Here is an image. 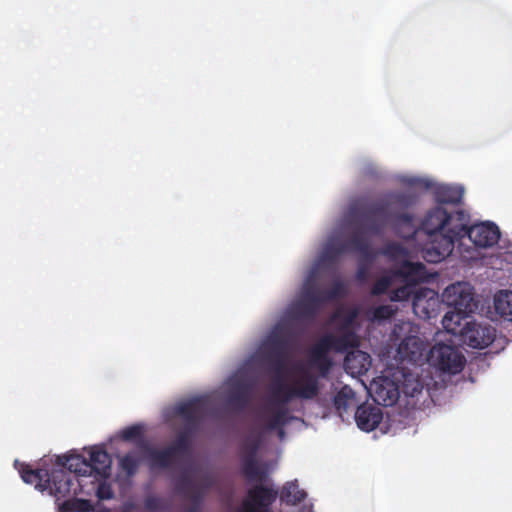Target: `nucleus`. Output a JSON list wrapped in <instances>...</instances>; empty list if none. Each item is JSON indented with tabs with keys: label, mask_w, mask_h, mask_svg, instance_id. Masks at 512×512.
I'll use <instances>...</instances> for the list:
<instances>
[{
	"label": "nucleus",
	"mask_w": 512,
	"mask_h": 512,
	"mask_svg": "<svg viewBox=\"0 0 512 512\" xmlns=\"http://www.w3.org/2000/svg\"><path fill=\"white\" fill-rule=\"evenodd\" d=\"M391 285V279L387 276H383L375 281L371 288L372 295L378 296L384 294Z\"/></svg>",
	"instance_id": "ea45409f"
},
{
	"label": "nucleus",
	"mask_w": 512,
	"mask_h": 512,
	"mask_svg": "<svg viewBox=\"0 0 512 512\" xmlns=\"http://www.w3.org/2000/svg\"><path fill=\"white\" fill-rule=\"evenodd\" d=\"M494 308L501 318L512 321V291H499L494 297Z\"/></svg>",
	"instance_id": "5701e85b"
},
{
	"label": "nucleus",
	"mask_w": 512,
	"mask_h": 512,
	"mask_svg": "<svg viewBox=\"0 0 512 512\" xmlns=\"http://www.w3.org/2000/svg\"><path fill=\"white\" fill-rule=\"evenodd\" d=\"M425 346L423 341L415 335L404 337L397 347V356L400 361L417 363L423 357Z\"/></svg>",
	"instance_id": "2eb2a0df"
},
{
	"label": "nucleus",
	"mask_w": 512,
	"mask_h": 512,
	"mask_svg": "<svg viewBox=\"0 0 512 512\" xmlns=\"http://www.w3.org/2000/svg\"><path fill=\"white\" fill-rule=\"evenodd\" d=\"M470 216L464 210H458V223L456 230V241H460L465 237L477 247L487 248L498 243L500 231L494 223H478L469 226Z\"/></svg>",
	"instance_id": "423d86ee"
},
{
	"label": "nucleus",
	"mask_w": 512,
	"mask_h": 512,
	"mask_svg": "<svg viewBox=\"0 0 512 512\" xmlns=\"http://www.w3.org/2000/svg\"><path fill=\"white\" fill-rule=\"evenodd\" d=\"M96 496L99 500H109L114 497V492L110 484L106 483L105 480L97 481Z\"/></svg>",
	"instance_id": "58836bf2"
},
{
	"label": "nucleus",
	"mask_w": 512,
	"mask_h": 512,
	"mask_svg": "<svg viewBox=\"0 0 512 512\" xmlns=\"http://www.w3.org/2000/svg\"><path fill=\"white\" fill-rule=\"evenodd\" d=\"M400 273L407 282L418 283L425 278V266L419 262L407 261L402 265Z\"/></svg>",
	"instance_id": "c85d7f7f"
},
{
	"label": "nucleus",
	"mask_w": 512,
	"mask_h": 512,
	"mask_svg": "<svg viewBox=\"0 0 512 512\" xmlns=\"http://www.w3.org/2000/svg\"><path fill=\"white\" fill-rule=\"evenodd\" d=\"M302 298L316 303L319 306L325 303V292L316 283L313 275H309L303 285Z\"/></svg>",
	"instance_id": "a878e982"
},
{
	"label": "nucleus",
	"mask_w": 512,
	"mask_h": 512,
	"mask_svg": "<svg viewBox=\"0 0 512 512\" xmlns=\"http://www.w3.org/2000/svg\"><path fill=\"white\" fill-rule=\"evenodd\" d=\"M62 512H95L96 509L90 500L80 498H70L60 505Z\"/></svg>",
	"instance_id": "7c9ffc66"
},
{
	"label": "nucleus",
	"mask_w": 512,
	"mask_h": 512,
	"mask_svg": "<svg viewBox=\"0 0 512 512\" xmlns=\"http://www.w3.org/2000/svg\"><path fill=\"white\" fill-rule=\"evenodd\" d=\"M194 432L195 431L187 430V428L184 427L183 431L177 435L175 441L168 446L175 457L178 454H184L190 450V437Z\"/></svg>",
	"instance_id": "473e14b6"
},
{
	"label": "nucleus",
	"mask_w": 512,
	"mask_h": 512,
	"mask_svg": "<svg viewBox=\"0 0 512 512\" xmlns=\"http://www.w3.org/2000/svg\"><path fill=\"white\" fill-rule=\"evenodd\" d=\"M144 449L147 453L148 466L151 470L168 469L175 461V456L168 447L164 449H155L148 445H144Z\"/></svg>",
	"instance_id": "aec40b11"
},
{
	"label": "nucleus",
	"mask_w": 512,
	"mask_h": 512,
	"mask_svg": "<svg viewBox=\"0 0 512 512\" xmlns=\"http://www.w3.org/2000/svg\"><path fill=\"white\" fill-rule=\"evenodd\" d=\"M214 485L215 479L211 475L207 474L202 477V481L201 484L198 486V489L205 491V493H207V491L211 489Z\"/></svg>",
	"instance_id": "37998d69"
},
{
	"label": "nucleus",
	"mask_w": 512,
	"mask_h": 512,
	"mask_svg": "<svg viewBox=\"0 0 512 512\" xmlns=\"http://www.w3.org/2000/svg\"><path fill=\"white\" fill-rule=\"evenodd\" d=\"M382 419V410L373 405H360L355 413L357 426L366 432L374 430L381 423Z\"/></svg>",
	"instance_id": "f3484780"
},
{
	"label": "nucleus",
	"mask_w": 512,
	"mask_h": 512,
	"mask_svg": "<svg viewBox=\"0 0 512 512\" xmlns=\"http://www.w3.org/2000/svg\"><path fill=\"white\" fill-rule=\"evenodd\" d=\"M354 392L348 386H344L334 397L333 404L338 411H347Z\"/></svg>",
	"instance_id": "c9c22d12"
},
{
	"label": "nucleus",
	"mask_w": 512,
	"mask_h": 512,
	"mask_svg": "<svg viewBox=\"0 0 512 512\" xmlns=\"http://www.w3.org/2000/svg\"><path fill=\"white\" fill-rule=\"evenodd\" d=\"M350 251L347 240L332 238L326 244L321 258L323 261L334 262L340 255Z\"/></svg>",
	"instance_id": "b1692460"
},
{
	"label": "nucleus",
	"mask_w": 512,
	"mask_h": 512,
	"mask_svg": "<svg viewBox=\"0 0 512 512\" xmlns=\"http://www.w3.org/2000/svg\"><path fill=\"white\" fill-rule=\"evenodd\" d=\"M410 328H411V325L409 322H403L401 324H397V325H395V327L392 331V336L395 338H399L401 332H403L405 330H410Z\"/></svg>",
	"instance_id": "c03bdc74"
},
{
	"label": "nucleus",
	"mask_w": 512,
	"mask_h": 512,
	"mask_svg": "<svg viewBox=\"0 0 512 512\" xmlns=\"http://www.w3.org/2000/svg\"><path fill=\"white\" fill-rule=\"evenodd\" d=\"M274 431H277L278 437L282 440L285 437V430L284 426H281V428H276Z\"/></svg>",
	"instance_id": "de8ad7c7"
},
{
	"label": "nucleus",
	"mask_w": 512,
	"mask_h": 512,
	"mask_svg": "<svg viewBox=\"0 0 512 512\" xmlns=\"http://www.w3.org/2000/svg\"><path fill=\"white\" fill-rule=\"evenodd\" d=\"M427 360L430 365L450 374L461 372L465 364V357L456 347L442 343L430 349Z\"/></svg>",
	"instance_id": "1a4fd4ad"
},
{
	"label": "nucleus",
	"mask_w": 512,
	"mask_h": 512,
	"mask_svg": "<svg viewBox=\"0 0 512 512\" xmlns=\"http://www.w3.org/2000/svg\"><path fill=\"white\" fill-rule=\"evenodd\" d=\"M443 302L464 314L473 313L477 309L472 287L465 282L449 285L442 294Z\"/></svg>",
	"instance_id": "9d476101"
},
{
	"label": "nucleus",
	"mask_w": 512,
	"mask_h": 512,
	"mask_svg": "<svg viewBox=\"0 0 512 512\" xmlns=\"http://www.w3.org/2000/svg\"><path fill=\"white\" fill-rule=\"evenodd\" d=\"M461 337L468 346L474 349H484L495 340L496 329L488 324L465 321V330Z\"/></svg>",
	"instance_id": "f8f14e48"
},
{
	"label": "nucleus",
	"mask_w": 512,
	"mask_h": 512,
	"mask_svg": "<svg viewBox=\"0 0 512 512\" xmlns=\"http://www.w3.org/2000/svg\"><path fill=\"white\" fill-rule=\"evenodd\" d=\"M288 343L282 335L280 327H276L268 340L269 359L277 367L281 368L284 363Z\"/></svg>",
	"instance_id": "a211bd4d"
},
{
	"label": "nucleus",
	"mask_w": 512,
	"mask_h": 512,
	"mask_svg": "<svg viewBox=\"0 0 512 512\" xmlns=\"http://www.w3.org/2000/svg\"><path fill=\"white\" fill-rule=\"evenodd\" d=\"M416 202L417 195L412 191L388 192L382 201L368 207V213L377 218L368 225V232L373 235H382L387 224L391 222L401 237L410 239L416 233L415 217L404 210L415 205Z\"/></svg>",
	"instance_id": "f03ea898"
},
{
	"label": "nucleus",
	"mask_w": 512,
	"mask_h": 512,
	"mask_svg": "<svg viewBox=\"0 0 512 512\" xmlns=\"http://www.w3.org/2000/svg\"><path fill=\"white\" fill-rule=\"evenodd\" d=\"M423 389V385L419 380L410 381L409 379L405 380L404 386H403V392L410 396L414 397L417 394L421 393Z\"/></svg>",
	"instance_id": "79ce46f5"
},
{
	"label": "nucleus",
	"mask_w": 512,
	"mask_h": 512,
	"mask_svg": "<svg viewBox=\"0 0 512 512\" xmlns=\"http://www.w3.org/2000/svg\"><path fill=\"white\" fill-rule=\"evenodd\" d=\"M354 317H355V314L350 315V316L347 318V320H346V324H350V323L353 321Z\"/></svg>",
	"instance_id": "8fccbe9b"
},
{
	"label": "nucleus",
	"mask_w": 512,
	"mask_h": 512,
	"mask_svg": "<svg viewBox=\"0 0 512 512\" xmlns=\"http://www.w3.org/2000/svg\"><path fill=\"white\" fill-rule=\"evenodd\" d=\"M174 492L183 499L189 500L191 504L202 506L205 491L198 489L187 473L181 474L174 480Z\"/></svg>",
	"instance_id": "dca6fc26"
},
{
	"label": "nucleus",
	"mask_w": 512,
	"mask_h": 512,
	"mask_svg": "<svg viewBox=\"0 0 512 512\" xmlns=\"http://www.w3.org/2000/svg\"><path fill=\"white\" fill-rule=\"evenodd\" d=\"M325 292V302L334 300L338 297H341L344 295V285L341 281H336L332 288L329 290H324Z\"/></svg>",
	"instance_id": "a19ab883"
},
{
	"label": "nucleus",
	"mask_w": 512,
	"mask_h": 512,
	"mask_svg": "<svg viewBox=\"0 0 512 512\" xmlns=\"http://www.w3.org/2000/svg\"><path fill=\"white\" fill-rule=\"evenodd\" d=\"M320 306L304 298L294 302L288 309V316L296 321H313L317 315Z\"/></svg>",
	"instance_id": "6ab92c4d"
},
{
	"label": "nucleus",
	"mask_w": 512,
	"mask_h": 512,
	"mask_svg": "<svg viewBox=\"0 0 512 512\" xmlns=\"http://www.w3.org/2000/svg\"><path fill=\"white\" fill-rule=\"evenodd\" d=\"M65 456L57 458L56 467L51 470L39 468L32 469L28 464L15 461L14 466L20 473L22 480L27 484H34L35 488L48 493L61 500L71 495L85 493L81 475L68 468Z\"/></svg>",
	"instance_id": "7ed1b4c3"
},
{
	"label": "nucleus",
	"mask_w": 512,
	"mask_h": 512,
	"mask_svg": "<svg viewBox=\"0 0 512 512\" xmlns=\"http://www.w3.org/2000/svg\"><path fill=\"white\" fill-rule=\"evenodd\" d=\"M141 460L135 452L125 454L119 461V466L128 477L134 476L140 466Z\"/></svg>",
	"instance_id": "72a5a7b5"
},
{
	"label": "nucleus",
	"mask_w": 512,
	"mask_h": 512,
	"mask_svg": "<svg viewBox=\"0 0 512 512\" xmlns=\"http://www.w3.org/2000/svg\"><path fill=\"white\" fill-rule=\"evenodd\" d=\"M206 409L207 401L204 398L197 397L176 405L175 413L184 421V427L187 430L196 431Z\"/></svg>",
	"instance_id": "ddd939ff"
},
{
	"label": "nucleus",
	"mask_w": 512,
	"mask_h": 512,
	"mask_svg": "<svg viewBox=\"0 0 512 512\" xmlns=\"http://www.w3.org/2000/svg\"><path fill=\"white\" fill-rule=\"evenodd\" d=\"M358 346V338L353 331H345L342 334L325 335L312 348L310 362L318 369L322 377H326L333 365L328 356L329 351L346 352Z\"/></svg>",
	"instance_id": "20e7f679"
},
{
	"label": "nucleus",
	"mask_w": 512,
	"mask_h": 512,
	"mask_svg": "<svg viewBox=\"0 0 512 512\" xmlns=\"http://www.w3.org/2000/svg\"><path fill=\"white\" fill-rule=\"evenodd\" d=\"M242 472L249 481L263 482L266 479V471L262 469L256 458L242 457Z\"/></svg>",
	"instance_id": "bb28decb"
},
{
	"label": "nucleus",
	"mask_w": 512,
	"mask_h": 512,
	"mask_svg": "<svg viewBox=\"0 0 512 512\" xmlns=\"http://www.w3.org/2000/svg\"><path fill=\"white\" fill-rule=\"evenodd\" d=\"M306 496V492L299 488L297 482H289L283 487L281 499L286 504L296 505L301 503Z\"/></svg>",
	"instance_id": "c756f323"
},
{
	"label": "nucleus",
	"mask_w": 512,
	"mask_h": 512,
	"mask_svg": "<svg viewBox=\"0 0 512 512\" xmlns=\"http://www.w3.org/2000/svg\"><path fill=\"white\" fill-rule=\"evenodd\" d=\"M349 215L351 217L352 224L356 226L347 240L350 251H355L363 257H371L372 253L369 236L374 235L368 232L367 227L377 218L368 213V208L362 209L358 207L357 204L350 206Z\"/></svg>",
	"instance_id": "0eeeda50"
},
{
	"label": "nucleus",
	"mask_w": 512,
	"mask_h": 512,
	"mask_svg": "<svg viewBox=\"0 0 512 512\" xmlns=\"http://www.w3.org/2000/svg\"><path fill=\"white\" fill-rule=\"evenodd\" d=\"M289 422V411L286 406H277L273 411L271 417L268 419L265 429L267 431H274L276 428H281Z\"/></svg>",
	"instance_id": "2f4dec72"
},
{
	"label": "nucleus",
	"mask_w": 512,
	"mask_h": 512,
	"mask_svg": "<svg viewBox=\"0 0 512 512\" xmlns=\"http://www.w3.org/2000/svg\"><path fill=\"white\" fill-rule=\"evenodd\" d=\"M466 316L467 314L456 310L447 312L442 319L443 327L450 334L462 336L465 330V322L462 323V321L466 320Z\"/></svg>",
	"instance_id": "393cba45"
},
{
	"label": "nucleus",
	"mask_w": 512,
	"mask_h": 512,
	"mask_svg": "<svg viewBox=\"0 0 512 512\" xmlns=\"http://www.w3.org/2000/svg\"><path fill=\"white\" fill-rule=\"evenodd\" d=\"M251 393L252 386L249 383L239 382L231 391L228 402L238 409H244L249 404Z\"/></svg>",
	"instance_id": "4be33fe9"
},
{
	"label": "nucleus",
	"mask_w": 512,
	"mask_h": 512,
	"mask_svg": "<svg viewBox=\"0 0 512 512\" xmlns=\"http://www.w3.org/2000/svg\"><path fill=\"white\" fill-rule=\"evenodd\" d=\"M370 393L374 401L382 406L394 405L399 399L398 385L387 377H380L372 381Z\"/></svg>",
	"instance_id": "4468645a"
},
{
	"label": "nucleus",
	"mask_w": 512,
	"mask_h": 512,
	"mask_svg": "<svg viewBox=\"0 0 512 512\" xmlns=\"http://www.w3.org/2000/svg\"><path fill=\"white\" fill-rule=\"evenodd\" d=\"M464 190L457 186H443L436 192V199L439 204H460Z\"/></svg>",
	"instance_id": "cd10ccee"
},
{
	"label": "nucleus",
	"mask_w": 512,
	"mask_h": 512,
	"mask_svg": "<svg viewBox=\"0 0 512 512\" xmlns=\"http://www.w3.org/2000/svg\"><path fill=\"white\" fill-rule=\"evenodd\" d=\"M367 278V269L364 267H360L357 271V279L359 281H364Z\"/></svg>",
	"instance_id": "a18cd8bd"
},
{
	"label": "nucleus",
	"mask_w": 512,
	"mask_h": 512,
	"mask_svg": "<svg viewBox=\"0 0 512 512\" xmlns=\"http://www.w3.org/2000/svg\"><path fill=\"white\" fill-rule=\"evenodd\" d=\"M65 465L82 477H93L95 481L106 480L111 474L112 460L106 450L93 447L89 459L81 455L65 456Z\"/></svg>",
	"instance_id": "39448f33"
},
{
	"label": "nucleus",
	"mask_w": 512,
	"mask_h": 512,
	"mask_svg": "<svg viewBox=\"0 0 512 512\" xmlns=\"http://www.w3.org/2000/svg\"><path fill=\"white\" fill-rule=\"evenodd\" d=\"M278 497V491L272 487L257 484L249 488L242 502L244 512H271V506Z\"/></svg>",
	"instance_id": "9b49d317"
},
{
	"label": "nucleus",
	"mask_w": 512,
	"mask_h": 512,
	"mask_svg": "<svg viewBox=\"0 0 512 512\" xmlns=\"http://www.w3.org/2000/svg\"><path fill=\"white\" fill-rule=\"evenodd\" d=\"M124 441H142L143 439V428L140 425H132L124 428L120 434Z\"/></svg>",
	"instance_id": "e433bc0d"
},
{
	"label": "nucleus",
	"mask_w": 512,
	"mask_h": 512,
	"mask_svg": "<svg viewBox=\"0 0 512 512\" xmlns=\"http://www.w3.org/2000/svg\"><path fill=\"white\" fill-rule=\"evenodd\" d=\"M458 223V210L449 212L441 205L430 209L425 215L419 229L415 228L410 238L425 235L421 245V255L428 263H439L449 256L456 242L454 235Z\"/></svg>",
	"instance_id": "f257e3e1"
},
{
	"label": "nucleus",
	"mask_w": 512,
	"mask_h": 512,
	"mask_svg": "<svg viewBox=\"0 0 512 512\" xmlns=\"http://www.w3.org/2000/svg\"><path fill=\"white\" fill-rule=\"evenodd\" d=\"M396 310L391 305H380L373 310L374 320H388L394 314Z\"/></svg>",
	"instance_id": "4c0bfd02"
},
{
	"label": "nucleus",
	"mask_w": 512,
	"mask_h": 512,
	"mask_svg": "<svg viewBox=\"0 0 512 512\" xmlns=\"http://www.w3.org/2000/svg\"><path fill=\"white\" fill-rule=\"evenodd\" d=\"M319 394L318 378L305 371L294 385L279 384L272 390V397L280 406H285L293 398L313 399Z\"/></svg>",
	"instance_id": "6e6552de"
},
{
	"label": "nucleus",
	"mask_w": 512,
	"mask_h": 512,
	"mask_svg": "<svg viewBox=\"0 0 512 512\" xmlns=\"http://www.w3.org/2000/svg\"><path fill=\"white\" fill-rule=\"evenodd\" d=\"M398 292H399V291H395V292H394V295L391 297V299H392V300H394V301L399 300V298H400V297H399V295H398Z\"/></svg>",
	"instance_id": "09e8293b"
},
{
	"label": "nucleus",
	"mask_w": 512,
	"mask_h": 512,
	"mask_svg": "<svg viewBox=\"0 0 512 512\" xmlns=\"http://www.w3.org/2000/svg\"><path fill=\"white\" fill-rule=\"evenodd\" d=\"M344 365L352 374H364L371 366V357L366 352L353 351L346 355Z\"/></svg>",
	"instance_id": "412c9836"
},
{
	"label": "nucleus",
	"mask_w": 512,
	"mask_h": 512,
	"mask_svg": "<svg viewBox=\"0 0 512 512\" xmlns=\"http://www.w3.org/2000/svg\"><path fill=\"white\" fill-rule=\"evenodd\" d=\"M261 445V438L259 436L249 435L244 440L241 446V458L251 457L256 458L257 452Z\"/></svg>",
	"instance_id": "f704fd0d"
},
{
	"label": "nucleus",
	"mask_w": 512,
	"mask_h": 512,
	"mask_svg": "<svg viewBox=\"0 0 512 512\" xmlns=\"http://www.w3.org/2000/svg\"><path fill=\"white\" fill-rule=\"evenodd\" d=\"M185 512H201V506L190 503Z\"/></svg>",
	"instance_id": "49530a36"
}]
</instances>
